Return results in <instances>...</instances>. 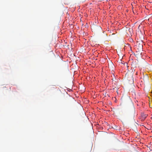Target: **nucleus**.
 <instances>
[{
    "mask_svg": "<svg viewBox=\"0 0 152 152\" xmlns=\"http://www.w3.org/2000/svg\"><path fill=\"white\" fill-rule=\"evenodd\" d=\"M129 113L133 116L134 117L135 113V110L134 105L132 103H131V105L130 107H129L128 108Z\"/></svg>",
    "mask_w": 152,
    "mask_h": 152,
    "instance_id": "f257e3e1",
    "label": "nucleus"
},
{
    "mask_svg": "<svg viewBox=\"0 0 152 152\" xmlns=\"http://www.w3.org/2000/svg\"><path fill=\"white\" fill-rule=\"evenodd\" d=\"M148 115L147 114H143L142 115V119H143V120L145 119V118L147 117Z\"/></svg>",
    "mask_w": 152,
    "mask_h": 152,
    "instance_id": "f03ea898",
    "label": "nucleus"
},
{
    "mask_svg": "<svg viewBox=\"0 0 152 152\" xmlns=\"http://www.w3.org/2000/svg\"><path fill=\"white\" fill-rule=\"evenodd\" d=\"M128 31L131 34V33L132 32V29L130 28H129L128 29Z\"/></svg>",
    "mask_w": 152,
    "mask_h": 152,
    "instance_id": "7ed1b4c3",
    "label": "nucleus"
},
{
    "mask_svg": "<svg viewBox=\"0 0 152 152\" xmlns=\"http://www.w3.org/2000/svg\"><path fill=\"white\" fill-rule=\"evenodd\" d=\"M142 48V46H141V49Z\"/></svg>",
    "mask_w": 152,
    "mask_h": 152,
    "instance_id": "20e7f679",
    "label": "nucleus"
},
{
    "mask_svg": "<svg viewBox=\"0 0 152 152\" xmlns=\"http://www.w3.org/2000/svg\"><path fill=\"white\" fill-rule=\"evenodd\" d=\"M133 76V75H132V76ZM132 78H133V77H132ZM132 80H133V78H132Z\"/></svg>",
    "mask_w": 152,
    "mask_h": 152,
    "instance_id": "39448f33",
    "label": "nucleus"
}]
</instances>
